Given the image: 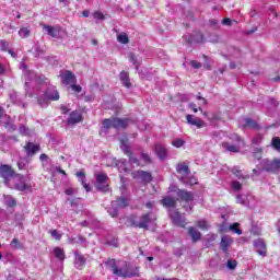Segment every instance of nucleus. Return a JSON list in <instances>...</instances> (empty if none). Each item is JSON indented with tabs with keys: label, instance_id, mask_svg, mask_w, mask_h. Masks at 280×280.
Returning <instances> with one entry per match:
<instances>
[{
	"label": "nucleus",
	"instance_id": "f257e3e1",
	"mask_svg": "<svg viewBox=\"0 0 280 280\" xmlns=\"http://www.w3.org/2000/svg\"><path fill=\"white\" fill-rule=\"evenodd\" d=\"M106 268L112 270L113 275L116 277H121L122 279H131V277H139V267L130 268V262L124 261V268L119 269L117 266V260L115 258H108L105 262Z\"/></svg>",
	"mask_w": 280,
	"mask_h": 280
},
{
	"label": "nucleus",
	"instance_id": "f03ea898",
	"mask_svg": "<svg viewBox=\"0 0 280 280\" xmlns=\"http://www.w3.org/2000/svg\"><path fill=\"white\" fill-rule=\"evenodd\" d=\"M131 124H135L132 118L112 117L103 120V128H105V130H110V128L115 130H126Z\"/></svg>",
	"mask_w": 280,
	"mask_h": 280
},
{
	"label": "nucleus",
	"instance_id": "7ed1b4c3",
	"mask_svg": "<svg viewBox=\"0 0 280 280\" xmlns=\"http://www.w3.org/2000/svg\"><path fill=\"white\" fill-rule=\"evenodd\" d=\"M59 100H60V93L58 92V90H56V88H48L44 92V98H38L37 102L39 106H45V104H47V101L58 102Z\"/></svg>",
	"mask_w": 280,
	"mask_h": 280
},
{
	"label": "nucleus",
	"instance_id": "20e7f679",
	"mask_svg": "<svg viewBox=\"0 0 280 280\" xmlns=\"http://www.w3.org/2000/svg\"><path fill=\"white\" fill-rule=\"evenodd\" d=\"M0 176L4 179L5 184H8V178H12L14 176L16 178H20V180H23V178H25L23 175L14 172V168L8 164L0 165Z\"/></svg>",
	"mask_w": 280,
	"mask_h": 280
},
{
	"label": "nucleus",
	"instance_id": "39448f33",
	"mask_svg": "<svg viewBox=\"0 0 280 280\" xmlns=\"http://www.w3.org/2000/svg\"><path fill=\"white\" fill-rule=\"evenodd\" d=\"M150 222H156V217L152 212H147L140 217L139 222L133 221L132 225L138 228V229H144L148 231L150 226L148 225Z\"/></svg>",
	"mask_w": 280,
	"mask_h": 280
},
{
	"label": "nucleus",
	"instance_id": "423d86ee",
	"mask_svg": "<svg viewBox=\"0 0 280 280\" xmlns=\"http://www.w3.org/2000/svg\"><path fill=\"white\" fill-rule=\"evenodd\" d=\"M97 191H102L103 194L108 192V175L106 173H100L96 175V185Z\"/></svg>",
	"mask_w": 280,
	"mask_h": 280
},
{
	"label": "nucleus",
	"instance_id": "0eeeda50",
	"mask_svg": "<svg viewBox=\"0 0 280 280\" xmlns=\"http://www.w3.org/2000/svg\"><path fill=\"white\" fill-rule=\"evenodd\" d=\"M280 170V160H265L262 161L261 172H269L270 174H275V172Z\"/></svg>",
	"mask_w": 280,
	"mask_h": 280
},
{
	"label": "nucleus",
	"instance_id": "6e6552de",
	"mask_svg": "<svg viewBox=\"0 0 280 280\" xmlns=\"http://www.w3.org/2000/svg\"><path fill=\"white\" fill-rule=\"evenodd\" d=\"M131 176L135 180L141 178L143 185H148V184L152 183V173H150L148 171H133L131 173Z\"/></svg>",
	"mask_w": 280,
	"mask_h": 280
},
{
	"label": "nucleus",
	"instance_id": "1a4fd4ad",
	"mask_svg": "<svg viewBox=\"0 0 280 280\" xmlns=\"http://www.w3.org/2000/svg\"><path fill=\"white\" fill-rule=\"evenodd\" d=\"M82 121H84V116H82V110L75 109L70 113L67 124L68 126H75V124H82Z\"/></svg>",
	"mask_w": 280,
	"mask_h": 280
},
{
	"label": "nucleus",
	"instance_id": "9d476101",
	"mask_svg": "<svg viewBox=\"0 0 280 280\" xmlns=\"http://www.w3.org/2000/svg\"><path fill=\"white\" fill-rule=\"evenodd\" d=\"M170 218L173 223L176 224V226H180V229H185L187 225V222H185V219L178 211L170 210Z\"/></svg>",
	"mask_w": 280,
	"mask_h": 280
},
{
	"label": "nucleus",
	"instance_id": "9b49d317",
	"mask_svg": "<svg viewBox=\"0 0 280 280\" xmlns=\"http://www.w3.org/2000/svg\"><path fill=\"white\" fill-rule=\"evenodd\" d=\"M186 121L189 126H196V128H205L207 126V122L191 114L186 115Z\"/></svg>",
	"mask_w": 280,
	"mask_h": 280
},
{
	"label": "nucleus",
	"instance_id": "f8f14e48",
	"mask_svg": "<svg viewBox=\"0 0 280 280\" xmlns=\"http://www.w3.org/2000/svg\"><path fill=\"white\" fill-rule=\"evenodd\" d=\"M177 200L179 202H194V194H191V191L178 189L177 190Z\"/></svg>",
	"mask_w": 280,
	"mask_h": 280
},
{
	"label": "nucleus",
	"instance_id": "ddd939ff",
	"mask_svg": "<svg viewBox=\"0 0 280 280\" xmlns=\"http://www.w3.org/2000/svg\"><path fill=\"white\" fill-rule=\"evenodd\" d=\"M40 26L47 32L48 36H51V38H58V34L62 30L60 26H51L47 24H40Z\"/></svg>",
	"mask_w": 280,
	"mask_h": 280
},
{
	"label": "nucleus",
	"instance_id": "4468645a",
	"mask_svg": "<svg viewBox=\"0 0 280 280\" xmlns=\"http://www.w3.org/2000/svg\"><path fill=\"white\" fill-rule=\"evenodd\" d=\"M26 156H34L37 152H40V144H34V142H27L24 147Z\"/></svg>",
	"mask_w": 280,
	"mask_h": 280
},
{
	"label": "nucleus",
	"instance_id": "2eb2a0df",
	"mask_svg": "<svg viewBox=\"0 0 280 280\" xmlns=\"http://www.w3.org/2000/svg\"><path fill=\"white\" fill-rule=\"evenodd\" d=\"M176 172L177 174H179V178H187V176L191 174V171L189 170V166L186 163L177 164Z\"/></svg>",
	"mask_w": 280,
	"mask_h": 280
},
{
	"label": "nucleus",
	"instance_id": "dca6fc26",
	"mask_svg": "<svg viewBox=\"0 0 280 280\" xmlns=\"http://www.w3.org/2000/svg\"><path fill=\"white\" fill-rule=\"evenodd\" d=\"M153 150L156 156H159V159H161L162 161L164 159H167V149L163 144L155 143Z\"/></svg>",
	"mask_w": 280,
	"mask_h": 280
},
{
	"label": "nucleus",
	"instance_id": "f3484780",
	"mask_svg": "<svg viewBox=\"0 0 280 280\" xmlns=\"http://www.w3.org/2000/svg\"><path fill=\"white\" fill-rule=\"evenodd\" d=\"M160 202L166 209H176V198L172 196H165L163 199L160 200Z\"/></svg>",
	"mask_w": 280,
	"mask_h": 280
},
{
	"label": "nucleus",
	"instance_id": "a211bd4d",
	"mask_svg": "<svg viewBox=\"0 0 280 280\" xmlns=\"http://www.w3.org/2000/svg\"><path fill=\"white\" fill-rule=\"evenodd\" d=\"M188 235H190L192 244L200 242L202 237V233H200V231L196 230L194 226L188 228Z\"/></svg>",
	"mask_w": 280,
	"mask_h": 280
},
{
	"label": "nucleus",
	"instance_id": "6ab92c4d",
	"mask_svg": "<svg viewBox=\"0 0 280 280\" xmlns=\"http://www.w3.org/2000/svg\"><path fill=\"white\" fill-rule=\"evenodd\" d=\"M119 80L126 89H130V86H132V83L130 82V74L127 71L122 70L119 73Z\"/></svg>",
	"mask_w": 280,
	"mask_h": 280
},
{
	"label": "nucleus",
	"instance_id": "aec40b11",
	"mask_svg": "<svg viewBox=\"0 0 280 280\" xmlns=\"http://www.w3.org/2000/svg\"><path fill=\"white\" fill-rule=\"evenodd\" d=\"M222 148L226 150L228 152H232L234 154L240 153L241 147L238 143L231 144V142H222Z\"/></svg>",
	"mask_w": 280,
	"mask_h": 280
},
{
	"label": "nucleus",
	"instance_id": "412c9836",
	"mask_svg": "<svg viewBox=\"0 0 280 280\" xmlns=\"http://www.w3.org/2000/svg\"><path fill=\"white\" fill-rule=\"evenodd\" d=\"M245 128H250L252 130H261V126H259V122H257L253 118H245Z\"/></svg>",
	"mask_w": 280,
	"mask_h": 280
},
{
	"label": "nucleus",
	"instance_id": "4be33fe9",
	"mask_svg": "<svg viewBox=\"0 0 280 280\" xmlns=\"http://www.w3.org/2000/svg\"><path fill=\"white\" fill-rule=\"evenodd\" d=\"M231 244H232V241L229 238V236L221 237L220 246L223 253H229V246H231Z\"/></svg>",
	"mask_w": 280,
	"mask_h": 280
},
{
	"label": "nucleus",
	"instance_id": "5701e85b",
	"mask_svg": "<svg viewBox=\"0 0 280 280\" xmlns=\"http://www.w3.org/2000/svg\"><path fill=\"white\" fill-rule=\"evenodd\" d=\"M63 80L66 84H75V74L67 70L63 74Z\"/></svg>",
	"mask_w": 280,
	"mask_h": 280
},
{
	"label": "nucleus",
	"instance_id": "b1692460",
	"mask_svg": "<svg viewBox=\"0 0 280 280\" xmlns=\"http://www.w3.org/2000/svg\"><path fill=\"white\" fill-rule=\"evenodd\" d=\"M54 255L59 261H65V259H67V256L65 255V249H62L61 247H55Z\"/></svg>",
	"mask_w": 280,
	"mask_h": 280
},
{
	"label": "nucleus",
	"instance_id": "393cba45",
	"mask_svg": "<svg viewBox=\"0 0 280 280\" xmlns=\"http://www.w3.org/2000/svg\"><path fill=\"white\" fill-rule=\"evenodd\" d=\"M120 149L122 150L124 154H131L132 150H130V142L128 139L120 140Z\"/></svg>",
	"mask_w": 280,
	"mask_h": 280
},
{
	"label": "nucleus",
	"instance_id": "a878e982",
	"mask_svg": "<svg viewBox=\"0 0 280 280\" xmlns=\"http://www.w3.org/2000/svg\"><path fill=\"white\" fill-rule=\"evenodd\" d=\"M116 206L119 207V209H126L129 205V199L126 197H120L115 200Z\"/></svg>",
	"mask_w": 280,
	"mask_h": 280
},
{
	"label": "nucleus",
	"instance_id": "bb28decb",
	"mask_svg": "<svg viewBox=\"0 0 280 280\" xmlns=\"http://www.w3.org/2000/svg\"><path fill=\"white\" fill-rule=\"evenodd\" d=\"M180 183H183V185H197L198 184V179H196V177H179Z\"/></svg>",
	"mask_w": 280,
	"mask_h": 280
},
{
	"label": "nucleus",
	"instance_id": "cd10ccee",
	"mask_svg": "<svg viewBox=\"0 0 280 280\" xmlns=\"http://www.w3.org/2000/svg\"><path fill=\"white\" fill-rule=\"evenodd\" d=\"M118 43H121V45H128L130 43V37H128V34L120 33L117 35Z\"/></svg>",
	"mask_w": 280,
	"mask_h": 280
},
{
	"label": "nucleus",
	"instance_id": "c85d7f7f",
	"mask_svg": "<svg viewBox=\"0 0 280 280\" xmlns=\"http://www.w3.org/2000/svg\"><path fill=\"white\" fill-rule=\"evenodd\" d=\"M4 128L9 132H14L16 130V126H14V122L12 121V118L8 116V121L4 122Z\"/></svg>",
	"mask_w": 280,
	"mask_h": 280
},
{
	"label": "nucleus",
	"instance_id": "c756f323",
	"mask_svg": "<svg viewBox=\"0 0 280 280\" xmlns=\"http://www.w3.org/2000/svg\"><path fill=\"white\" fill-rule=\"evenodd\" d=\"M14 187L18 191H27V189H32V185L26 183L15 184Z\"/></svg>",
	"mask_w": 280,
	"mask_h": 280
},
{
	"label": "nucleus",
	"instance_id": "7c9ffc66",
	"mask_svg": "<svg viewBox=\"0 0 280 280\" xmlns=\"http://www.w3.org/2000/svg\"><path fill=\"white\" fill-rule=\"evenodd\" d=\"M130 153H125L129 159V163L139 167V159L135 158V153L132 151H130Z\"/></svg>",
	"mask_w": 280,
	"mask_h": 280
},
{
	"label": "nucleus",
	"instance_id": "2f4dec72",
	"mask_svg": "<svg viewBox=\"0 0 280 280\" xmlns=\"http://www.w3.org/2000/svg\"><path fill=\"white\" fill-rule=\"evenodd\" d=\"M196 226L201 229V231H207L209 229V223H207V220H198L196 221Z\"/></svg>",
	"mask_w": 280,
	"mask_h": 280
},
{
	"label": "nucleus",
	"instance_id": "473e14b6",
	"mask_svg": "<svg viewBox=\"0 0 280 280\" xmlns=\"http://www.w3.org/2000/svg\"><path fill=\"white\" fill-rule=\"evenodd\" d=\"M229 139L232 140V143H244V140L237 133L230 135Z\"/></svg>",
	"mask_w": 280,
	"mask_h": 280
},
{
	"label": "nucleus",
	"instance_id": "72a5a7b5",
	"mask_svg": "<svg viewBox=\"0 0 280 280\" xmlns=\"http://www.w3.org/2000/svg\"><path fill=\"white\" fill-rule=\"evenodd\" d=\"M30 34H32V32L30 31L28 27H22L19 31V35L21 36V38H27Z\"/></svg>",
	"mask_w": 280,
	"mask_h": 280
},
{
	"label": "nucleus",
	"instance_id": "f704fd0d",
	"mask_svg": "<svg viewBox=\"0 0 280 280\" xmlns=\"http://www.w3.org/2000/svg\"><path fill=\"white\" fill-rule=\"evenodd\" d=\"M10 246H12L13 248H16L18 250H22L23 249V244H21L19 238H13L11 241V243H10Z\"/></svg>",
	"mask_w": 280,
	"mask_h": 280
},
{
	"label": "nucleus",
	"instance_id": "c9c22d12",
	"mask_svg": "<svg viewBox=\"0 0 280 280\" xmlns=\"http://www.w3.org/2000/svg\"><path fill=\"white\" fill-rule=\"evenodd\" d=\"M271 145L275 150L280 152V138L279 137H273L271 140Z\"/></svg>",
	"mask_w": 280,
	"mask_h": 280
},
{
	"label": "nucleus",
	"instance_id": "e433bc0d",
	"mask_svg": "<svg viewBox=\"0 0 280 280\" xmlns=\"http://www.w3.org/2000/svg\"><path fill=\"white\" fill-rule=\"evenodd\" d=\"M194 36H195V43H198V44L205 43V35L202 33L196 32Z\"/></svg>",
	"mask_w": 280,
	"mask_h": 280
},
{
	"label": "nucleus",
	"instance_id": "4c0bfd02",
	"mask_svg": "<svg viewBox=\"0 0 280 280\" xmlns=\"http://www.w3.org/2000/svg\"><path fill=\"white\" fill-rule=\"evenodd\" d=\"M129 60L132 62L133 67H136L137 70H139V60H137V56L135 54H129Z\"/></svg>",
	"mask_w": 280,
	"mask_h": 280
},
{
	"label": "nucleus",
	"instance_id": "58836bf2",
	"mask_svg": "<svg viewBox=\"0 0 280 280\" xmlns=\"http://www.w3.org/2000/svg\"><path fill=\"white\" fill-rule=\"evenodd\" d=\"M226 268L229 270H235V268H237V260L229 259L228 262H226Z\"/></svg>",
	"mask_w": 280,
	"mask_h": 280
},
{
	"label": "nucleus",
	"instance_id": "ea45409f",
	"mask_svg": "<svg viewBox=\"0 0 280 280\" xmlns=\"http://www.w3.org/2000/svg\"><path fill=\"white\" fill-rule=\"evenodd\" d=\"M230 231L236 233V235H242V229H240V223H234L230 225Z\"/></svg>",
	"mask_w": 280,
	"mask_h": 280
},
{
	"label": "nucleus",
	"instance_id": "a19ab883",
	"mask_svg": "<svg viewBox=\"0 0 280 280\" xmlns=\"http://www.w3.org/2000/svg\"><path fill=\"white\" fill-rule=\"evenodd\" d=\"M140 158L143 160V162L148 165L150 163H152V158L150 156V154L142 152L140 154Z\"/></svg>",
	"mask_w": 280,
	"mask_h": 280
},
{
	"label": "nucleus",
	"instance_id": "79ce46f5",
	"mask_svg": "<svg viewBox=\"0 0 280 280\" xmlns=\"http://www.w3.org/2000/svg\"><path fill=\"white\" fill-rule=\"evenodd\" d=\"M172 145H174V148H183V145H185V140L178 138L172 141Z\"/></svg>",
	"mask_w": 280,
	"mask_h": 280
},
{
	"label": "nucleus",
	"instance_id": "37998d69",
	"mask_svg": "<svg viewBox=\"0 0 280 280\" xmlns=\"http://www.w3.org/2000/svg\"><path fill=\"white\" fill-rule=\"evenodd\" d=\"M75 259L79 266H84V264H86V258L82 254H75Z\"/></svg>",
	"mask_w": 280,
	"mask_h": 280
},
{
	"label": "nucleus",
	"instance_id": "c03bdc74",
	"mask_svg": "<svg viewBox=\"0 0 280 280\" xmlns=\"http://www.w3.org/2000/svg\"><path fill=\"white\" fill-rule=\"evenodd\" d=\"M84 242H86V238L83 236H78L70 240V244H84Z\"/></svg>",
	"mask_w": 280,
	"mask_h": 280
},
{
	"label": "nucleus",
	"instance_id": "a18cd8bd",
	"mask_svg": "<svg viewBox=\"0 0 280 280\" xmlns=\"http://www.w3.org/2000/svg\"><path fill=\"white\" fill-rule=\"evenodd\" d=\"M9 47H10V43H8V40L0 39V49H1V51H8Z\"/></svg>",
	"mask_w": 280,
	"mask_h": 280
},
{
	"label": "nucleus",
	"instance_id": "49530a36",
	"mask_svg": "<svg viewBox=\"0 0 280 280\" xmlns=\"http://www.w3.org/2000/svg\"><path fill=\"white\" fill-rule=\"evenodd\" d=\"M51 237H55L56 242H60L62 240V234L58 233V230L49 231Z\"/></svg>",
	"mask_w": 280,
	"mask_h": 280
},
{
	"label": "nucleus",
	"instance_id": "de8ad7c7",
	"mask_svg": "<svg viewBox=\"0 0 280 280\" xmlns=\"http://www.w3.org/2000/svg\"><path fill=\"white\" fill-rule=\"evenodd\" d=\"M119 167L120 170H122V172H130V168L128 167V162H126V160L119 162Z\"/></svg>",
	"mask_w": 280,
	"mask_h": 280
},
{
	"label": "nucleus",
	"instance_id": "09e8293b",
	"mask_svg": "<svg viewBox=\"0 0 280 280\" xmlns=\"http://www.w3.org/2000/svg\"><path fill=\"white\" fill-rule=\"evenodd\" d=\"M93 16L96 19V21H104V19H106V16L104 15V13L100 12V11H95L93 13Z\"/></svg>",
	"mask_w": 280,
	"mask_h": 280
},
{
	"label": "nucleus",
	"instance_id": "8fccbe9b",
	"mask_svg": "<svg viewBox=\"0 0 280 280\" xmlns=\"http://www.w3.org/2000/svg\"><path fill=\"white\" fill-rule=\"evenodd\" d=\"M188 108H190L192 113H198V110L202 113V107H197L196 103H189Z\"/></svg>",
	"mask_w": 280,
	"mask_h": 280
},
{
	"label": "nucleus",
	"instance_id": "3c124183",
	"mask_svg": "<svg viewBox=\"0 0 280 280\" xmlns=\"http://www.w3.org/2000/svg\"><path fill=\"white\" fill-rule=\"evenodd\" d=\"M186 45H192V43H196L195 35H189L184 37Z\"/></svg>",
	"mask_w": 280,
	"mask_h": 280
},
{
	"label": "nucleus",
	"instance_id": "603ef678",
	"mask_svg": "<svg viewBox=\"0 0 280 280\" xmlns=\"http://www.w3.org/2000/svg\"><path fill=\"white\" fill-rule=\"evenodd\" d=\"M232 188L234 189V191H241L242 184L240 182H232Z\"/></svg>",
	"mask_w": 280,
	"mask_h": 280
},
{
	"label": "nucleus",
	"instance_id": "864d4df0",
	"mask_svg": "<svg viewBox=\"0 0 280 280\" xmlns=\"http://www.w3.org/2000/svg\"><path fill=\"white\" fill-rule=\"evenodd\" d=\"M209 121H220V115L219 114H211L210 117H208Z\"/></svg>",
	"mask_w": 280,
	"mask_h": 280
},
{
	"label": "nucleus",
	"instance_id": "5fc2aeb1",
	"mask_svg": "<svg viewBox=\"0 0 280 280\" xmlns=\"http://www.w3.org/2000/svg\"><path fill=\"white\" fill-rule=\"evenodd\" d=\"M256 246L261 248V250H266V243L262 240L256 241Z\"/></svg>",
	"mask_w": 280,
	"mask_h": 280
},
{
	"label": "nucleus",
	"instance_id": "6e6d98bb",
	"mask_svg": "<svg viewBox=\"0 0 280 280\" xmlns=\"http://www.w3.org/2000/svg\"><path fill=\"white\" fill-rule=\"evenodd\" d=\"M190 66L192 67V69H200L202 67V63L197 60H191Z\"/></svg>",
	"mask_w": 280,
	"mask_h": 280
},
{
	"label": "nucleus",
	"instance_id": "4d7b16f0",
	"mask_svg": "<svg viewBox=\"0 0 280 280\" xmlns=\"http://www.w3.org/2000/svg\"><path fill=\"white\" fill-rule=\"evenodd\" d=\"M70 88L72 91H74V93H82V86L80 85L71 84Z\"/></svg>",
	"mask_w": 280,
	"mask_h": 280
},
{
	"label": "nucleus",
	"instance_id": "13d9d810",
	"mask_svg": "<svg viewBox=\"0 0 280 280\" xmlns=\"http://www.w3.org/2000/svg\"><path fill=\"white\" fill-rule=\"evenodd\" d=\"M75 176H78V178H81V180H86V173L82 171L77 172Z\"/></svg>",
	"mask_w": 280,
	"mask_h": 280
},
{
	"label": "nucleus",
	"instance_id": "bf43d9fd",
	"mask_svg": "<svg viewBox=\"0 0 280 280\" xmlns=\"http://www.w3.org/2000/svg\"><path fill=\"white\" fill-rule=\"evenodd\" d=\"M222 25L231 26V25H233V21L231 19H229V18H224L222 20Z\"/></svg>",
	"mask_w": 280,
	"mask_h": 280
},
{
	"label": "nucleus",
	"instance_id": "052dcab7",
	"mask_svg": "<svg viewBox=\"0 0 280 280\" xmlns=\"http://www.w3.org/2000/svg\"><path fill=\"white\" fill-rule=\"evenodd\" d=\"M7 206L10 208V209H13V207H16V199H11L7 202Z\"/></svg>",
	"mask_w": 280,
	"mask_h": 280
},
{
	"label": "nucleus",
	"instance_id": "680f3d73",
	"mask_svg": "<svg viewBox=\"0 0 280 280\" xmlns=\"http://www.w3.org/2000/svg\"><path fill=\"white\" fill-rule=\"evenodd\" d=\"M269 104H271L273 106V108H277V106H279V101L271 97V98H269Z\"/></svg>",
	"mask_w": 280,
	"mask_h": 280
},
{
	"label": "nucleus",
	"instance_id": "e2e57ef3",
	"mask_svg": "<svg viewBox=\"0 0 280 280\" xmlns=\"http://www.w3.org/2000/svg\"><path fill=\"white\" fill-rule=\"evenodd\" d=\"M39 161H42V162L49 161V155L45 154V153H42L39 155Z\"/></svg>",
	"mask_w": 280,
	"mask_h": 280
},
{
	"label": "nucleus",
	"instance_id": "0e129e2a",
	"mask_svg": "<svg viewBox=\"0 0 280 280\" xmlns=\"http://www.w3.org/2000/svg\"><path fill=\"white\" fill-rule=\"evenodd\" d=\"M81 184H82V186L84 187V189H85L86 191H91V187H89V184H86V180L81 179Z\"/></svg>",
	"mask_w": 280,
	"mask_h": 280
},
{
	"label": "nucleus",
	"instance_id": "69168bd1",
	"mask_svg": "<svg viewBox=\"0 0 280 280\" xmlns=\"http://www.w3.org/2000/svg\"><path fill=\"white\" fill-rule=\"evenodd\" d=\"M209 23H210V25H211L212 27L218 28V20L212 19V20L209 21Z\"/></svg>",
	"mask_w": 280,
	"mask_h": 280
},
{
	"label": "nucleus",
	"instance_id": "338daca9",
	"mask_svg": "<svg viewBox=\"0 0 280 280\" xmlns=\"http://www.w3.org/2000/svg\"><path fill=\"white\" fill-rule=\"evenodd\" d=\"M65 194H66L67 196H73L74 190H73V188H68V189L65 190Z\"/></svg>",
	"mask_w": 280,
	"mask_h": 280
},
{
	"label": "nucleus",
	"instance_id": "774afa93",
	"mask_svg": "<svg viewBox=\"0 0 280 280\" xmlns=\"http://www.w3.org/2000/svg\"><path fill=\"white\" fill-rule=\"evenodd\" d=\"M60 110L63 113V115L69 114V108H67V106H65V105H61Z\"/></svg>",
	"mask_w": 280,
	"mask_h": 280
}]
</instances>
